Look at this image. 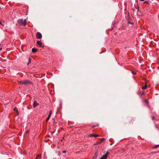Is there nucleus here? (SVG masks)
<instances>
[{
  "label": "nucleus",
  "instance_id": "nucleus-1",
  "mask_svg": "<svg viewBox=\"0 0 159 159\" xmlns=\"http://www.w3.org/2000/svg\"><path fill=\"white\" fill-rule=\"evenodd\" d=\"M18 82L19 84L25 85L27 86L32 85L33 83L28 80H24L23 81H18Z\"/></svg>",
  "mask_w": 159,
  "mask_h": 159
},
{
  "label": "nucleus",
  "instance_id": "nucleus-2",
  "mask_svg": "<svg viewBox=\"0 0 159 159\" xmlns=\"http://www.w3.org/2000/svg\"><path fill=\"white\" fill-rule=\"evenodd\" d=\"M17 23L20 25L25 26L27 24V20L25 19L23 20L22 19H20L17 20Z\"/></svg>",
  "mask_w": 159,
  "mask_h": 159
},
{
  "label": "nucleus",
  "instance_id": "nucleus-3",
  "mask_svg": "<svg viewBox=\"0 0 159 159\" xmlns=\"http://www.w3.org/2000/svg\"><path fill=\"white\" fill-rule=\"evenodd\" d=\"M106 139L104 138H103L100 139L99 141H97L94 145H97L101 143L103 141L105 140Z\"/></svg>",
  "mask_w": 159,
  "mask_h": 159
},
{
  "label": "nucleus",
  "instance_id": "nucleus-4",
  "mask_svg": "<svg viewBox=\"0 0 159 159\" xmlns=\"http://www.w3.org/2000/svg\"><path fill=\"white\" fill-rule=\"evenodd\" d=\"M110 154V153L107 152L105 154L102 155V157H101L100 159H106L108 156V155Z\"/></svg>",
  "mask_w": 159,
  "mask_h": 159
},
{
  "label": "nucleus",
  "instance_id": "nucleus-5",
  "mask_svg": "<svg viewBox=\"0 0 159 159\" xmlns=\"http://www.w3.org/2000/svg\"><path fill=\"white\" fill-rule=\"evenodd\" d=\"M36 38L38 39H41L42 38V35L39 32L37 33L36 35Z\"/></svg>",
  "mask_w": 159,
  "mask_h": 159
},
{
  "label": "nucleus",
  "instance_id": "nucleus-6",
  "mask_svg": "<svg viewBox=\"0 0 159 159\" xmlns=\"http://www.w3.org/2000/svg\"><path fill=\"white\" fill-rule=\"evenodd\" d=\"M37 44H38L40 47H44V45H43L42 43L40 41H37Z\"/></svg>",
  "mask_w": 159,
  "mask_h": 159
},
{
  "label": "nucleus",
  "instance_id": "nucleus-7",
  "mask_svg": "<svg viewBox=\"0 0 159 159\" xmlns=\"http://www.w3.org/2000/svg\"><path fill=\"white\" fill-rule=\"evenodd\" d=\"M89 136L90 137H97L99 136V135H98L95 134H91L90 135H89Z\"/></svg>",
  "mask_w": 159,
  "mask_h": 159
},
{
  "label": "nucleus",
  "instance_id": "nucleus-8",
  "mask_svg": "<svg viewBox=\"0 0 159 159\" xmlns=\"http://www.w3.org/2000/svg\"><path fill=\"white\" fill-rule=\"evenodd\" d=\"M39 105V104L37 103L36 101H34L33 104V106L34 108H35L37 106Z\"/></svg>",
  "mask_w": 159,
  "mask_h": 159
},
{
  "label": "nucleus",
  "instance_id": "nucleus-9",
  "mask_svg": "<svg viewBox=\"0 0 159 159\" xmlns=\"http://www.w3.org/2000/svg\"><path fill=\"white\" fill-rule=\"evenodd\" d=\"M98 154L97 152H96L93 157H92V159H96L97 157H98Z\"/></svg>",
  "mask_w": 159,
  "mask_h": 159
},
{
  "label": "nucleus",
  "instance_id": "nucleus-10",
  "mask_svg": "<svg viewBox=\"0 0 159 159\" xmlns=\"http://www.w3.org/2000/svg\"><path fill=\"white\" fill-rule=\"evenodd\" d=\"M32 52L34 53L36 52L37 51V49L35 48H33L32 49Z\"/></svg>",
  "mask_w": 159,
  "mask_h": 159
},
{
  "label": "nucleus",
  "instance_id": "nucleus-11",
  "mask_svg": "<svg viewBox=\"0 0 159 159\" xmlns=\"http://www.w3.org/2000/svg\"><path fill=\"white\" fill-rule=\"evenodd\" d=\"M129 122L130 123V124H133V122L134 121V120L133 119L130 118L129 120Z\"/></svg>",
  "mask_w": 159,
  "mask_h": 159
},
{
  "label": "nucleus",
  "instance_id": "nucleus-12",
  "mask_svg": "<svg viewBox=\"0 0 159 159\" xmlns=\"http://www.w3.org/2000/svg\"><path fill=\"white\" fill-rule=\"evenodd\" d=\"M14 111H16L17 114V115H18L19 114V112H18V109H17V108L16 107H15L14 109Z\"/></svg>",
  "mask_w": 159,
  "mask_h": 159
},
{
  "label": "nucleus",
  "instance_id": "nucleus-13",
  "mask_svg": "<svg viewBox=\"0 0 159 159\" xmlns=\"http://www.w3.org/2000/svg\"><path fill=\"white\" fill-rule=\"evenodd\" d=\"M159 146V145H156L154 146L152 148V149L156 148H157Z\"/></svg>",
  "mask_w": 159,
  "mask_h": 159
},
{
  "label": "nucleus",
  "instance_id": "nucleus-14",
  "mask_svg": "<svg viewBox=\"0 0 159 159\" xmlns=\"http://www.w3.org/2000/svg\"><path fill=\"white\" fill-rule=\"evenodd\" d=\"M147 87V85L145 84L144 86L142 87V89L143 90L145 89H146Z\"/></svg>",
  "mask_w": 159,
  "mask_h": 159
},
{
  "label": "nucleus",
  "instance_id": "nucleus-15",
  "mask_svg": "<svg viewBox=\"0 0 159 159\" xmlns=\"http://www.w3.org/2000/svg\"><path fill=\"white\" fill-rule=\"evenodd\" d=\"M29 62H28L27 64V65H29L31 62V58L30 57L29 58Z\"/></svg>",
  "mask_w": 159,
  "mask_h": 159
},
{
  "label": "nucleus",
  "instance_id": "nucleus-16",
  "mask_svg": "<svg viewBox=\"0 0 159 159\" xmlns=\"http://www.w3.org/2000/svg\"><path fill=\"white\" fill-rule=\"evenodd\" d=\"M141 95H143L144 94V92L143 91H141L139 93Z\"/></svg>",
  "mask_w": 159,
  "mask_h": 159
},
{
  "label": "nucleus",
  "instance_id": "nucleus-17",
  "mask_svg": "<svg viewBox=\"0 0 159 159\" xmlns=\"http://www.w3.org/2000/svg\"><path fill=\"white\" fill-rule=\"evenodd\" d=\"M41 157V154H39V155H37V156H36V158L37 159H38V158H40Z\"/></svg>",
  "mask_w": 159,
  "mask_h": 159
},
{
  "label": "nucleus",
  "instance_id": "nucleus-18",
  "mask_svg": "<svg viewBox=\"0 0 159 159\" xmlns=\"http://www.w3.org/2000/svg\"><path fill=\"white\" fill-rule=\"evenodd\" d=\"M50 116H51L50 115H49L48 118H47V119H46V122H47L49 120Z\"/></svg>",
  "mask_w": 159,
  "mask_h": 159
},
{
  "label": "nucleus",
  "instance_id": "nucleus-19",
  "mask_svg": "<svg viewBox=\"0 0 159 159\" xmlns=\"http://www.w3.org/2000/svg\"><path fill=\"white\" fill-rule=\"evenodd\" d=\"M144 101V102L147 104L148 105V102L147 100H145Z\"/></svg>",
  "mask_w": 159,
  "mask_h": 159
},
{
  "label": "nucleus",
  "instance_id": "nucleus-20",
  "mask_svg": "<svg viewBox=\"0 0 159 159\" xmlns=\"http://www.w3.org/2000/svg\"><path fill=\"white\" fill-rule=\"evenodd\" d=\"M131 72L132 73V74H133L134 75H136V73L134 72V71H132Z\"/></svg>",
  "mask_w": 159,
  "mask_h": 159
},
{
  "label": "nucleus",
  "instance_id": "nucleus-21",
  "mask_svg": "<svg viewBox=\"0 0 159 159\" xmlns=\"http://www.w3.org/2000/svg\"><path fill=\"white\" fill-rule=\"evenodd\" d=\"M151 117V118H152V120H155V117H154V116H152Z\"/></svg>",
  "mask_w": 159,
  "mask_h": 159
},
{
  "label": "nucleus",
  "instance_id": "nucleus-22",
  "mask_svg": "<svg viewBox=\"0 0 159 159\" xmlns=\"http://www.w3.org/2000/svg\"><path fill=\"white\" fill-rule=\"evenodd\" d=\"M96 126H98V124H97L96 125H93L92 126V128H93L94 127H95Z\"/></svg>",
  "mask_w": 159,
  "mask_h": 159
},
{
  "label": "nucleus",
  "instance_id": "nucleus-23",
  "mask_svg": "<svg viewBox=\"0 0 159 159\" xmlns=\"http://www.w3.org/2000/svg\"><path fill=\"white\" fill-rule=\"evenodd\" d=\"M143 3H147V4H148V1H145Z\"/></svg>",
  "mask_w": 159,
  "mask_h": 159
},
{
  "label": "nucleus",
  "instance_id": "nucleus-24",
  "mask_svg": "<svg viewBox=\"0 0 159 159\" xmlns=\"http://www.w3.org/2000/svg\"><path fill=\"white\" fill-rule=\"evenodd\" d=\"M51 113H52V111H50V112L49 114V115H50V116H51Z\"/></svg>",
  "mask_w": 159,
  "mask_h": 159
},
{
  "label": "nucleus",
  "instance_id": "nucleus-25",
  "mask_svg": "<svg viewBox=\"0 0 159 159\" xmlns=\"http://www.w3.org/2000/svg\"><path fill=\"white\" fill-rule=\"evenodd\" d=\"M62 152H63V153H65V152H66V151H63Z\"/></svg>",
  "mask_w": 159,
  "mask_h": 159
},
{
  "label": "nucleus",
  "instance_id": "nucleus-26",
  "mask_svg": "<svg viewBox=\"0 0 159 159\" xmlns=\"http://www.w3.org/2000/svg\"><path fill=\"white\" fill-rule=\"evenodd\" d=\"M0 47H1V45L0 44ZM2 49V48L0 47V50H1Z\"/></svg>",
  "mask_w": 159,
  "mask_h": 159
},
{
  "label": "nucleus",
  "instance_id": "nucleus-27",
  "mask_svg": "<svg viewBox=\"0 0 159 159\" xmlns=\"http://www.w3.org/2000/svg\"><path fill=\"white\" fill-rule=\"evenodd\" d=\"M0 24H1V22H0Z\"/></svg>",
  "mask_w": 159,
  "mask_h": 159
}]
</instances>
